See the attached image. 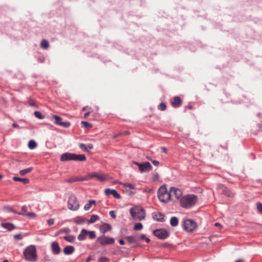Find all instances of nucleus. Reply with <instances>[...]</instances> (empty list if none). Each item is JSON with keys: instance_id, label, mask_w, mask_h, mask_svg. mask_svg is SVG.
Returning a JSON list of instances; mask_svg holds the SVG:
<instances>
[{"instance_id": "f257e3e1", "label": "nucleus", "mask_w": 262, "mask_h": 262, "mask_svg": "<svg viewBox=\"0 0 262 262\" xmlns=\"http://www.w3.org/2000/svg\"><path fill=\"white\" fill-rule=\"evenodd\" d=\"M198 201V198L193 194H187L183 196L180 199V206L184 208H189L194 206Z\"/></svg>"}, {"instance_id": "f03ea898", "label": "nucleus", "mask_w": 262, "mask_h": 262, "mask_svg": "<svg viewBox=\"0 0 262 262\" xmlns=\"http://www.w3.org/2000/svg\"><path fill=\"white\" fill-rule=\"evenodd\" d=\"M157 194L159 200L163 203H166L171 201L170 188L168 191L166 184H163L159 188Z\"/></svg>"}, {"instance_id": "7ed1b4c3", "label": "nucleus", "mask_w": 262, "mask_h": 262, "mask_svg": "<svg viewBox=\"0 0 262 262\" xmlns=\"http://www.w3.org/2000/svg\"><path fill=\"white\" fill-rule=\"evenodd\" d=\"M130 213L135 220L142 221L145 219V210L140 207H132L129 209Z\"/></svg>"}, {"instance_id": "20e7f679", "label": "nucleus", "mask_w": 262, "mask_h": 262, "mask_svg": "<svg viewBox=\"0 0 262 262\" xmlns=\"http://www.w3.org/2000/svg\"><path fill=\"white\" fill-rule=\"evenodd\" d=\"M24 255L26 259L34 261L36 260L37 254L36 248L33 245L28 246L24 252Z\"/></svg>"}, {"instance_id": "39448f33", "label": "nucleus", "mask_w": 262, "mask_h": 262, "mask_svg": "<svg viewBox=\"0 0 262 262\" xmlns=\"http://www.w3.org/2000/svg\"><path fill=\"white\" fill-rule=\"evenodd\" d=\"M184 229L187 232H192L197 227L196 223L192 220L187 219L183 221Z\"/></svg>"}, {"instance_id": "423d86ee", "label": "nucleus", "mask_w": 262, "mask_h": 262, "mask_svg": "<svg viewBox=\"0 0 262 262\" xmlns=\"http://www.w3.org/2000/svg\"><path fill=\"white\" fill-rule=\"evenodd\" d=\"M68 208L73 211H76L79 208L78 201L74 195H71L68 202Z\"/></svg>"}, {"instance_id": "0eeeda50", "label": "nucleus", "mask_w": 262, "mask_h": 262, "mask_svg": "<svg viewBox=\"0 0 262 262\" xmlns=\"http://www.w3.org/2000/svg\"><path fill=\"white\" fill-rule=\"evenodd\" d=\"M92 179H96V180L99 181H104L106 180L107 176L104 174H101L97 172H93L88 174L86 176H84L85 181H88Z\"/></svg>"}, {"instance_id": "6e6552de", "label": "nucleus", "mask_w": 262, "mask_h": 262, "mask_svg": "<svg viewBox=\"0 0 262 262\" xmlns=\"http://www.w3.org/2000/svg\"><path fill=\"white\" fill-rule=\"evenodd\" d=\"M155 236L161 239H165L169 236L168 232L165 229H158L153 231Z\"/></svg>"}, {"instance_id": "1a4fd4ad", "label": "nucleus", "mask_w": 262, "mask_h": 262, "mask_svg": "<svg viewBox=\"0 0 262 262\" xmlns=\"http://www.w3.org/2000/svg\"><path fill=\"white\" fill-rule=\"evenodd\" d=\"M134 163L138 166L139 169L141 173L149 171L152 169V166L148 162H146L143 163H139L137 162H134Z\"/></svg>"}, {"instance_id": "9d476101", "label": "nucleus", "mask_w": 262, "mask_h": 262, "mask_svg": "<svg viewBox=\"0 0 262 262\" xmlns=\"http://www.w3.org/2000/svg\"><path fill=\"white\" fill-rule=\"evenodd\" d=\"M97 241L102 246H104L106 245L113 244L115 242V239L114 238L103 235L97 238Z\"/></svg>"}, {"instance_id": "9b49d317", "label": "nucleus", "mask_w": 262, "mask_h": 262, "mask_svg": "<svg viewBox=\"0 0 262 262\" xmlns=\"http://www.w3.org/2000/svg\"><path fill=\"white\" fill-rule=\"evenodd\" d=\"M170 193L171 196V200H173V198L174 197L177 200L180 201V199L182 198V191L176 187H170Z\"/></svg>"}, {"instance_id": "f8f14e48", "label": "nucleus", "mask_w": 262, "mask_h": 262, "mask_svg": "<svg viewBox=\"0 0 262 262\" xmlns=\"http://www.w3.org/2000/svg\"><path fill=\"white\" fill-rule=\"evenodd\" d=\"M52 117L55 119L54 123L57 125L67 128L71 125L69 122L62 121V118L58 116L53 115Z\"/></svg>"}, {"instance_id": "ddd939ff", "label": "nucleus", "mask_w": 262, "mask_h": 262, "mask_svg": "<svg viewBox=\"0 0 262 262\" xmlns=\"http://www.w3.org/2000/svg\"><path fill=\"white\" fill-rule=\"evenodd\" d=\"M123 187L125 188L126 190L128 192L129 194H134L135 193V191H133V190H135V186L134 184H129L127 183L122 184Z\"/></svg>"}, {"instance_id": "4468645a", "label": "nucleus", "mask_w": 262, "mask_h": 262, "mask_svg": "<svg viewBox=\"0 0 262 262\" xmlns=\"http://www.w3.org/2000/svg\"><path fill=\"white\" fill-rule=\"evenodd\" d=\"M105 194L107 195H113L115 198L119 199L121 198V195L119 194L116 190L106 189L104 191Z\"/></svg>"}, {"instance_id": "2eb2a0df", "label": "nucleus", "mask_w": 262, "mask_h": 262, "mask_svg": "<svg viewBox=\"0 0 262 262\" xmlns=\"http://www.w3.org/2000/svg\"><path fill=\"white\" fill-rule=\"evenodd\" d=\"M164 215L160 212H154L152 213L153 219L157 221L164 222Z\"/></svg>"}, {"instance_id": "dca6fc26", "label": "nucleus", "mask_w": 262, "mask_h": 262, "mask_svg": "<svg viewBox=\"0 0 262 262\" xmlns=\"http://www.w3.org/2000/svg\"><path fill=\"white\" fill-rule=\"evenodd\" d=\"M69 160H74L73 154L67 152L61 156L60 161H66Z\"/></svg>"}, {"instance_id": "f3484780", "label": "nucleus", "mask_w": 262, "mask_h": 262, "mask_svg": "<svg viewBox=\"0 0 262 262\" xmlns=\"http://www.w3.org/2000/svg\"><path fill=\"white\" fill-rule=\"evenodd\" d=\"M83 179H84V177H72L70 178L66 179L64 180V182H67V183H72L77 182V181H85L84 180H83Z\"/></svg>"}, {"instance_id": "a211bd4d", "label": "nucleus", "mask_w": 262, "mask_h": 262, "mask_svg": "<svg viewBox=\"0 0 262 262\" xmlns=\"http://www.w3.org/2000/svg\"><path fill=\"white\" fill-rule=\"evenodd\" d=\"M171 105L174 107H178L181 105L182 101L180 97L176 96L174 97L173 101L171 102Z\"/></svg>"}, {"instance_id": "6ab92c4d", "label": "nucleus", "mask_w": 262, "mask_h": 262, "mask_svg": "<svg viewBox=\"0 0 262 262\" xmlns=\"http://www.w3.org/2000/svg\"><path fill=\"white\" fill-rule=\"evenodd\" d=\"M52 250L53 252L55 254H58L60 252V248L58 244L56 242H54L52 243L51 245Z\"/></svg>"}, {"instance_id": "aec40b11", "label": "nucleus", "mask_w": 262, "mask_h": 262, "mask_svg": "<svg viewBox=\"0 0 262 262\" xmlns=\"http://www.w3.org/2000/svg\"><path fill=\"white\" fill-rule=\"evenodd\" d=\"M111 226L110 224L104 223L100 227V230L102 233H105L107 231L111 230Z\"/></svg>"}, {"instance_id": "412c9836", "label": "nucleus", "mask_w": 262, "mask_h": 262, "mask_svg": "<svg viewBox=\"0 0 262 262\" xmlns=\"http://www.w3.org/2000/svg\"><path fill=\"white\" fill-rule=\"evenodd\" d=\"M79 147L82 150L88 151L89 150L92 149L93 148V145L91 143H89L88 145L81 143L79 145Z\"/></svg>"}, {"instance_id": "4be33fe9", "label": "nucleus", "mask_w": 262, "mask_h": 262, "mask_svg": "<svg viewBox=\"0 0 262 262\" xmlns=\"http://www.w3.org/2000/svg\"><path fill=\"white\" fill-rule=\"evenodd\" d=\"M74 247L72 246H67L63 249V252L66 255L72 254L74 251Z\"/></svg>"}, {"instance_id": "5701e85b", "label": "nucleus", "mask_w": 262, "mask_h": 262, "mask_svg": "<svg viewBox=\"0 0 262 262\" xmlns=\"http://www.w3.org/2000/svg\"><path fill=\"white\" fill-rule=\"evenodd\" d=\"M74 156V161H85L86 158L84 155H76L73 154Z\"/></svg>"}, {"instance_id": "b1692460", "label": "nucleus", "mask_w": 262, "mask_h": 262, "mask_svg": "<svg viewBox=\"0 0 262 262\" xmlns=\"http://www.w3.org/2000/svg\"><path fill=\"white\" fill-rule=\"evenodd\" d=\"M87 235L88 231L86 229H82L78 236V239L80 241H83L85 239Z\"/></svg>"}, {"instance_id": "393cba45", "label": "nucleus", "mask_w": 262, "mask_h": 262, "mask_svg": "<svg viewBox=\"0 0 262 262\" xmlns=\"http://www.w3.org/2000/svg\"><path fill=\"white\" fill-rule=\"evenodd\" d=\"M2 226L8 230H12L15 228V226L11 223H3L1 224Z\"/></svg>"}, {"instance_id": "a878e982", "label": "nucleus", "mask_w": 262, "mask_h": 262, "mask_svg": "<svg viewBox=\"0 0 262 262\" xmlns=\"http://www.w3.org/2000/svg\"><path fill=\"white\" fill-rule=\"evenodd\" d=\"M13 180L15 181H20L23 183L24 184H28L30 182L29 180L27 178H20L17 177L13 178Z\"/></svg>"}, {"instance_id": "bb28decb", "label": "nucleus", "mask_w": 262, "mask_h": 262, "mask_svg": "<svg viewBox=\"0 0 262 262\" xmlns=\"http://www.w3.org/2000/svg\"><path fill=\"white\" fill-rule=\"evenodd\" d=\"M222 193L229 197H233L234 196V193L226 187L223 188Z\"/></svg>"}, {"instance_id": "cd10ccee", "label": "nucleus", "mask_w": 262, "mask_h": 262, "mask_svg": "<svg viewBox=\"0 0 262 262\" xmlns=\"http://www.w3.org/2000/svg\"><path fill=\"white\" fill-rule=\"evenodd\" d=\"M126 239L129 243H136L139 241L138 237L133 236H127L126 237Z\"/></svg>"}, {"instance_id": "c85d7f7f", "label": "nucleus", "mask_w": 262, "mask_h": 262, "mask_svg": "<svg viewBox=\"0 0 262 262\" xmlns=\"http://www.w3.org/2000/svg\"><path fill=\"white\" fill-rule=\"evenodd\" d=\"M33 170L32 167H29L19 171V174L21 176H25L26 174L31 172Z\"/></svg>"}, {"instance_id": "c756f323", "label": "nucleus", "mask_w": 262, "mask_h": 262, "mask_svg": "<svg viewBox=\"0 0 262 262\" xmlns=\"http://www.w3.org/2000/svg\"><path fill=\"white\" fill-rule=\"evenodd\" d=\"M170 223L171 226L173 227L177 226L179 223L178 219L175 216L172 217L170 219Z\"/></svg>"}, {"instance_id": "7c9ffc66", "label": "nucleus", "mask_w": 262, "mask_h": 262, "mask_svg": "<svg viewBox=\"0 0 262 262\" xmlns=\"http://www.w3.org/2000/svg\"><path fill=\"white\" fill-rule=\"evenodd\" d=\"M18 214L23 215L24 216H28L31 219H34V218L36 217L37 216L36 214L34 212H28L26 213H19Z\"/></svg>"}, {"instance_id": "2f4dec72", "label": "nucleus", "mask_w": 262, "mask_h": 262, "mask_svg": "<svg viewBox=\"0 0 262 262\" xmlns=\"http://www.w3.org/2000/svg\"><path fill=\"white\" fill-rule=\"evenodd\" d=\"M49 46V42L47 40H42L40 43V47L43 49H47Z\"/></svg>"}, {"instance_id": "473e14b6", "label": "nucleus", "mask_w": 262, "mask_h": 262, "mask_svg": "<svg viewBox=\"0 0 262 262\" xmlns=\"http://www.w3.org/2000/svg\"><path fill=\"white\" fill-rule=\"evenodd\" d=\"M63 238L70 243H73L75 241V237L74 235L64 236Z\"/></svg>"}, {"instance_id": "72a5a7b5", "label": "nucleus", "mask_w": 262, "mask_h": 262, "mask_svg": "<svg viewBox=\"0 0 262 262\" xmlns=\"http://www.w3.org/2000/svg\"><path fill=\"white\" fill-rule=\"evenodd\" d=\"M99 220V216L97 215L93 214L91 216L89 223L92 224Z\"/></svg>"}, {"instance_id": "f704fd0d", "label": "nucleus", "mask_w": 262, "mask_h": 262, "mask_svg": "<svg viewBox=\"0 0 262 262\" xmlns=\"http://www.w3.org/2000/svg\"><path fill=\"white\" fill-rule=\"evenodd\" d=\"M37 146L36 143L34 140H30L28 143V147L30 149H33Z\"/></svg>"}, {"instance_id": "c9c22d12", "label": "nucleus", "mask_w": 262, "mask_h": 262, "mask_svg": "<svg viewBox=\"0 0 262 262\" xmlns=\"http://www.w3.org/2000/svg\"><path fill=\"white\" fill-rule=\"evenodd\" d=\"M151 180L152 182H157L159 180V175L158 173H152L151 174Z\"/></svg>"}, {"instance_id": "e433bc0d", "label": "nucleus", "mask_w": 262, "mask_h": 262, "mask_svg": "<svg viewBox=\"0 0 262 262\" xmlns=\"http://www.w3.org/2000/svg\"><path fill=\"white\" fill-rule=\"evenodd\" d=\"M143 225L140 223H136L134 226V230L135 231H139L142 229Z\"/></svg>"}, {"instance_id": "4c0bfd02", "label": "nucleus", "mask_w": 262, "mask_h": 262, "mask_svg": "<svg viewBox=\"0 0 262 262\" xmlns=\"http://www.w3.org/2000/svg\"><path fill=\"white\" fill-rule=\"evenodd\" d=\"M81 125L82 127L84 128H91L92 127V125L86 121H82L81 122Z\"/></svg>"}, {"instance_id": "58836bf2", "label": "nucleus", "mask_w": 262, "mask_h": 262, "mask_svg": "<svg viewBox=\"0 0 262 262\" xmlns=\"http://www.w3.org/2000/svg\"><path fill=\"white\" fill-rule=\"evenodd\" d=\"M84 222V220L81 217H77L75 219V222L77 224H82Z\"/></svg>"}, {"instance_id": "ea45409f", "label": "nucleus", "mask_w": 262, "mask_h": 262, "mask_svg": "<svg viewBox=\"0 0 262 262\" xmlns=\"http://www.w3.org/2000/svg\"><path fill=\"white\" fill-rule=\"evenodd\" d=\"M34 114L35 116L39 119H43L45 118V116H43L39 112L35 111Z\"/></svg>"}, {"instance_id": "a19ab883", "label": "nucleus", "mask_w": 262, "mask_h": 262, "mask_svg": "<svg viewBox=\"0 0 262 262\" xmlns=\"http://www.w3.org/2000/svg\"><path fill=\"white\" fill-rule=\"evenodd\" d=\"M158 107L159 110L164 111L166 109V105L164 103L162 102L160 103Z\"/></svg>"}, {"instance_id": "79ce46f5", "label": "nucleus", "mask_w": 262, "mask_h": 262, "mask_svg": "<svg viewBox=\"0 0 262 262\" xmlns=\"http://www.w3.org/2000/svg\"><path fill=\"white\" fill-rule=\"evenodd\" d=\"M88 235H89V238L90 239H94L96 237L95 233L93 231H88Z\"/></svg>"}, {"instance_id": "37998d69", "label": "nucleus", "mask_w": 262, "mask_h": 262, "mask_svg": "<svg viewBox=\"0 0 262 262\" xmlns=\"http://www.w3.org/2000/svg\"><path fill=\"white\" fill-rule=\"evenodd\" d=\"M257 209L259 212L262 213V204L260 203H257Z\"/></svg>"}, {"instance_id": "c03bdc74", "label": "nucleus", "mask_w": 262, "mask_h": 262, "mask_svg": "<svg viewBox=\"0 0 262 262\" xmlns=\"http://www.w3.org/2000/svg\"><path fill=\"white\" fill-rule=\"evenodd\" d=\"M14 238L16 239H21L23 238V236L21 234H17L14 236Z\"/></svg>"}, {"instance_id": "a18cd8bd", "label": "nucleus", "mask_w": 262, "mask_h": 262, "mask_svg": "<svg viewBox=\"0 0 262 262\" xmlns=\"http://www.w3.org/2000/svg\"><path fill=\"white\" fill-rule=\"evenodd\" d=\"M91 205L88 203L84 205V209L85 210H88L91 208Z\"/></svg>"}, {"instance_id": "49530a36", "label": "nucleus", "mask_w": 262, "mask_h": 262, "mask_svg": "<svg viewBox=\"0 0 262 262\" xmlns=\"http://www.w3.org/2000/svg\"><path fill=\"white\" fill-rule=\"evenodd\" d=\"M110 215L114 219H115L116 217V215L115 214V213L114 211H111L109 213Z\"/></svg>"}, {"instance_id": "de8ad7c7", "label": "nucleus", "mask_w": 262, "mask_h": 262, "mask_svg": "<svg viewBox=\"0 0 262 262\" xmlns=\"http://www.w3.org/2000/svg\"><path fill=\"white\" fill-rule=\"evenodd\" d=\"M54 221L52 219H49L48 221V224L49 226L53 225L54 224Z\"/></svg>"}, {"instance_id": "09e8293b", "label": "nucleus", "mask_w": 262, "mask_h": 262, "mask_svg": "<svg viewBox=\"0 0 262 262\" xmlns=\"http://www.w3.org/2000/svg\"><path fill=\"white\" fill-rule=\"evenodd\" d=\"M21 210L23 211V213H27V207L26 206H23L21 208Z\"/></svg>"}, {"instance_id": "8fccbe9b", "label": "nucleus", "mask_w": 262, "mask_h": 262, "mask_svg": "<svg viewBox=\"0 0 262 262\" xmlns=\"http://www.w3.org/2000/svg\"><path fill=\"white\" fill-rule=\"evenodd\" d=\"M29 103L30 105H31V106H35V102L33 100H30L29 101Z\"/></svg>"}, {"instance_id": "3c124183", "label": "nucleus", "mask_w": 262, "mask_h": 262, "mask_svg": "<svg viewBox=\"0 0 262 262\" xmlns=\"http://www.w3.org/2000/svg\"><path fill=\"white\" fill-rule=\"evenodd\" d=\"M152 163L156 166H158L159 165V162L158 161H157V160H153V161H152Z\"/></svg>"}, {"instance_id": "603ef678", "label": "nucleus", "mask_w": 262, "mask_h": 262, "mask_svg": "<svg viewBox=\"0 0 262 262\" xmlns=\"http://www.w3.org/2000/svg\"><path fill=\"white\" fill-rule=\"evenodd\" d=\"M91 109V107H89V106H86L83 107L82 111H90Z\"/></svg>"}, {"instance_id": "864d4df0", "label": "nucleus", "mask_w": 262, "mask_h": 262, "mask_svg": "<svg viewBox=\"0 0 262 262\" xmlns=\"http://www.w3.org/2000/svg\"><path fill=\"white\" fill-rule=\"evenodd\" d=\"M61 232H69L70 231V230L68 228H64L60 230Z\"/></svg>"}, {"instance_id": "5fc2aeb1", "label": "nucleus", "mask_w": 262, "mask_h": 262, "mask_svg": "<svg viewBox=\"0 0 262 262\" xmlns=\"http://www.w3.org/2000/svg\"><path fill=\"white\" fill-rule=\"evenodd\" d=\"M91 113V111H88V112L85 113L84 115V117L85 118H86L89 116V115Z\"/></svg>"}, {"instance_id": "6e6d98bb", "label": "nucleus", "mask_w": 262, "mask_h": 262, "mask_svg": "<svg viewBox=\"0 0 262 262\" xmlns=\"http://www.w3.org/2000/svg\"><path fill=\"white\" fill-rule=\"evenodd\" d=\"M89 203L92 206L96 204V201L94 200H91L89 201Z\"/></svg>"}, {"instance_id": "4d7b16f0", "label": "nucleus", "mask_w": 262, "mask_h": 262, "mask_svg": "<svg viewBox=\"0 0 262 262\" xmlns=\"http://www.w3.org/2000/svg\"><path fill=\"white\" fill-rule=\"evenodd\" d=\"M162 149V150L163 152L166 154L167 152V149L165 147H162L161 148Z\"/></svg>"}, {"instance_id": "13d9d810", "label": "nucleus", "mask_w": 262, "mask_h": 262, "mask_svg": "<svg viewBox=\"0 0 262 262\" xmlns=\"http://www.w3.org/2000/svg\"><path fill=\"white\" fill-rule=\"evenodd\" d=\"M139 239L140 238L141 239H145L146 236L144 234H142L140 236V237H138Z\"/></svg>"}, {"instance_id": "bf43d9fd", "label": "nucleus", "mask_w": 262, "mask_h": 262, "mask_svg": "<svg viewBox=\"0 0 262 262\" xmlns=\"http://www.w3.org/2000/svg\"><path fill=\"white\" fill-rule=\"evenodd\" d=\"M12 125L14 128H18L19 127V125L15 123H13Z\"/></svg>"}, {"instance_id": "052dcab7", "label": "nucleus", "mask_w": 262, "mask_h": 262, "mask_svg": "<svg viewBox=\"0 0 262 262\" xmlns=\"http://www.w3.org/2000/svg\"><path fill=\"white\" fill-rule=\"evenodd\" d=\"M119 242L120 244H121L122 245H123L125 244V242L123 239H120Z\"/></svg>"}, {"instance_id": "680f3d73", "label": "nucleus", "mask_w": 262, "mask_h": 262, "mask_svg": "<svg viewBox=\"0 0 262 262\" xmlns=\"http://www.w3.org/2000/svg\"><path fill=\"white\" fill-rule=\"evenodd\" d=\"M100 260L101 261H105V260L107 261L108 259L106 257H102V258H101Z\"/></svg>"}, {"instance_id": "e2e57ef3", "label": "nucleus", "mask_w": 262, "mask_h": 262, "mask_svg": "<svg viewBox=\"0 0 262 262\" xmlns=\"http://www.w3.org/2000/svg\"><path fill=\"white\" fill-rule=\"evenodd\" d=\"M60 233H61V230H59V231L55 233V236H58V235Z\"/></svg>"}, {"instance_id": "0e129e2a", "label": "nucleus", "mask_w": 262, "mask_h": 262, "mask_svg": "<svg viewBox=\"0 0 262 262\" xmlns=\"http://www.w3.org/2000/svg\"><path fill=\"white\" fill-rule=\"evenodd\" d=\"M145 239L147 243H149L150 241V239L147 237H146Z\"/></svg>"}, {"instance_id": "69168bd1", "label": "nucleus", "mask_w": 262, "mask_h": 262, "mask_svg": "<svg viewBox=\"0 0 262 262\" xmlns=\"http://www.w3.org/2000/svg\"><path fill=\"white\" fill-rule=\"evenodd\" d=\"M91 257H88V258L86 259V262H90V261H91Z\"/></svg>"}, {"instance_id": "338daca9", "label": "nucleus", "mask_w": 262, "mask_h": 262, "mask_svg": "<svg viewBox=\"0 0 262 262\" xmlns=\"http://www.w3.org/2000/svg\"><path fill=\"white\" fill-rule=\"evenodd\" d=\"M215 226L218 227V226H221V225L220 223H216L215 224Z\"/></svg>"}, {"instance_id": "774afa93", "label": "nucleus", "mask_w": 262, "mask_h": 262, "mask_svg": "<svg viewBox=\"0 0 262 262\" xmlns=\"http://www.w3.org/2000/svg\"><path fill=\"white\" fill-rule=\"evenodd\" d=\"M235 262H243V260L242 259H239L236 260Z\"/></svg>"}]
</instances>
